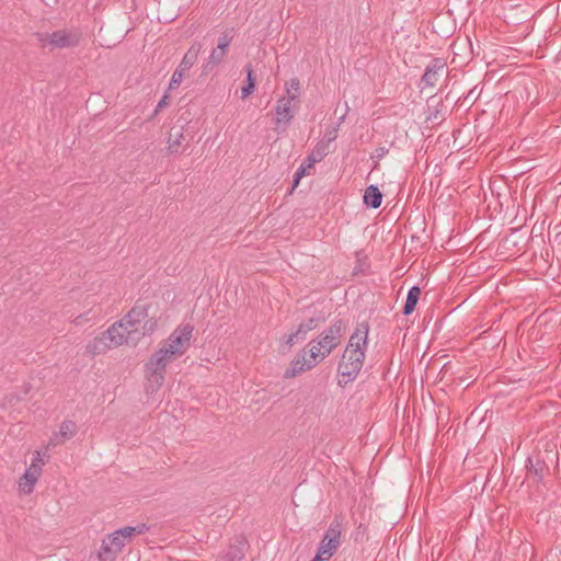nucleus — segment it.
I'll return each mask as SVG.
<instances>
[{
  "instance_id": "f8f14e48",
  "label": "nucleus",
  "mask_w": 561,
  "mask_h": 561,
  "mask_svg": "<svg viewBox=\"0 0 561 561\" xmlns=\"http://www.w3.org/2000/svg\"><path fill=\"white\" fill-rule=\"evenodd\" d=\"M324 148L322 145H316L312 151L308 154L306 160L296 170L293 179L291 190H295L300 180L306 175L307 170L313 168L314 163L320 162L325 157Z\"/></svg>"
},
{
  "instance_id": "423d86ee",
  "label": "nucleus",
  "mask_w": 561,
  "mask_h": 561,
  "mask_svg": "<svg viewBox=\"0 0 561 561\" xmlns=\"http://www.w3.org/2000/svg\"><path fill=\"white\" fill-rule=\"evenodd\" d=\"M297 101V94L282 96L277 100L275 106V129L278 133L287 130L294 118V112L291 111L293 102Z\"/></svg>"
},
{
  "instance_id": "c85d7f7f",
  "label": "nucleus",
  "mask_w": 561,
  "mask_h": 561,
  "mask_svg": "<svg viewBox=\"0 0 561 561\" xmlns=\"http://www.w3.org/2000/svg\"><path fill=\"white\" fill-rule=\"evenodd\" d=\"M337 127H339V125L335 127H332L331 129H328L324 134V137L317 144V145L323 146L325 154L329 153L330 142L335 140L337 137Z\"/></svg>"
},
{
  "instance_id": "dca6fc26",
  "label": "nucleus",
  "mask_w": 561,
  "mask_h": 561,
  "mask_svg": "<svg viewBox=\"0 0 561 561\" xmlns=\"http://www.w3.org/2000/svg\"><path fill=\"white\" fill-rule=\"evenodd\" d=\"M201 49L202 45L198 42H193L176 69L186 73L196 62Z\"/></svg>"
},
{
  "instance_id": "f257e3e1",
  "label": "nucleus",
  "mask_w": 561,
  "mask_h": 561,
  "mask_svg": "<svg viewBox=\"0 0 561 561\" xmlns=\"http://www.w3.org/2000/svg\"><path fill=\"white\" fill-rule=\"evenodd\" d=\"M369 332L368 322L357 324L339 362V385L344 387L355 380L363 368Z\"/></svg>"
},
{
  "instance_id": "2f4dec72",
  "label": "nucleus",
  "mask_w": 561,
  "mask_h": 561,
  "mask_svg": "<svg viewBox=\"0 0 561 561\" xmlns=\"http://www.w3.org/2000/svg\"><path fill=\"white\" fill-rule=\"evenodd\" d=\"M184 76H185L184 72L180 71L179 69H175L172 75V78L170 80L169 89L170 90L176 89L183 81Z\"/></svg>"
},
{
  "instance_id": "2eb2a0df",
  "label": "nucleus",
  "mask_w": 561,
  "mask_h": 561,
  "mask_svg": "<svg viewBox=\"0 0 561 561\" xmlns=\"http://www.w3.org/2000/svg\"><path fill=\"white\" fill-rule=\"evenodd\" d=\"M105 339L112 343V345L119 346L127 342V339L131 333H127L125 324L122 320L114 322L106 331L103 332Z\"/></svg>"
},
{
  "instance_id": "0eeeda50",
  "label": "nucleus",
  "mask_w": 561,
  "mask_h": 561,
  "mask_svg": "<svg viewBox=\"0 0 561 561\" xmlns=\"http://www.w3.org/2000/svg\"><path fill=\"white\" fill-rule=\"evenodd\" d=\"M320 362L310 351L307 353L304 350L291 360L290 366L284 373V377L286 379L294 378L304 371L312 369Z\"/></svg>"
},
{
  "instance_id": "aec40b11",
  "label": "nucleus",
  "mask_w": 561,
  "mask_h": 561,
  "mask_svg": "<svg viewBox=\"0 0 561 561\" xmlns=\"http://www.w3.org/2000/svg\"><path fill=\"white\" fill-rule=\"evenodd\" d=\"M78 431V426L73 421L66 420L64 421L60 426L59 431L54 434V439L59 443H64L67 439L72 438Z\"/></svg>"
},
{
  "instance_id": "9d476101",
  "label": "nucleus",
  "mask_w": 561,
  "mask_h": 561,
  "mask_svg": "<svg viewBox=\"0 0 561 561\" xmlns=\"http://www.w3.org/2000/svg\"><path fill=\"white\" fill-rule=\"evenodd\" d=\"M39 462H42L41 455L39 451H36L31 466L26 469L19 482L20 490L25 494H31L33 492L34 485L42 473V466Z\"/></svg>"
},
{
  "instance_id": "e433bc0d",
  "label": "nucleus",
  "mask_w": 561,
  "mask_h": 561,
  "mask_svg": "<svg viewBox=\"0 0 561 561\" xmlns=\"http://www.w3.org/2000/svg\"><path fill=\"white\" fill-rule=\"evenodd\" d=\"M311 561H323V560H317V556Z\"/></svg>"
},
{
  "instance_id": "9b49d317",
  "label": "nucleus",
  "mask_w": 561,
  "mask_h": 561,
  "mask_svg": "<svg viewBox=\"0 0 561 561\" xmlns=\"http://www.w3.org/2000/svg\"><path fill=\"white\" fill-rule=\"evenodd\" d=\"M147 305L136 304L121 320L125 324L127 333H140L139 325L148 318Z\"/></svg>"
},
{
  "instance_id": "1a4fd4ad",
  "label": "nucleus",
  "mask_w": 561,
  "mask_h": 561,
  "mask_svg": "<svg viewBox=\"0 0 561 561\" xmlns=\"http://www.w3.org/2000/svg\"><path fill=\"white\" fill-rule=\"evenodd\" d=\"M125 546V540L117 535V530H115L102 540L99 559L103 561H106L107 559L113 560L122 552Z\"/></svg>"
},
{
  "instance_id": "20e7f679",
  "label": "nucleus",
  "mask_w": 561,
  "mask_h": 561,
  "mask_svg": "<svg viewBox=\"0 0 561 561\" xmlns=\"http://www.w3.org/2000/svg\"><path fill=\"white\" fill-rule=\"evenodd\" d=\"M193 330L194 327L190 323L179 325L162 346L175 358L182 356L190 346Z\"/></svg>"
},
{
  "instance_id": "4468645a",
  "label": "nucleus",
  "mask_w": 561,
  "mask_h": 561,
  "mask_svg": "<svg viewBox=\"0 0 561 561\" xmlns=\"http://www.w3.org/2000/svg\"><path fill=\"white\" fill-rule=\"evenodd\" d=\"M446 62L440 58H434L426 67L421 80L420 88L434 87L439 79L440 73L445 70Z\"/></svg>"
},
{
  "instance_id": "473e14b6",
  "label": "nucleus",
  "mask_w": 561,
  "mask_h": 561,
  "mask_svg": "<svg viewBox=\"0 0 561 561\" xmlns=\"http://www.w3.org/2000/svg\"><path fill=\"white\" fill-rule=\"evenodd\" d=\"M156 327H157V321L153 318H151L149 320L146 319L144 322V325H142L141 334L145 335V334L152 333L156 330Z\"/></svg>"
},
{
  "instance_id": "5701e85b",
  "label": "nucleus",
  "mask_w": 561,
  "mask_h": 561,
  "mask_svg": "<svg viewBox=\"0 0 561 561\" xmlns=\"http://www.w3.org/2000/svg\"><path fill=\"white\" fill-rule=\"evenodd\" d=\"M340 546V543L332 540H328L327 538L323 537L316 553L317 560H329L339 549Z\"/></svg>"
},
{
  "instance_id": "c9c22d12",
  "label": "nucleus",
  "mask_w": 561,
  "mask_h": 561,
  "mask_svg": "<svg viewBox=\"0 0 561 561\" xmlns=\"http://www.w3.org/2000/svg\"><path fill=\"white\" fill-rule=\"evenodd\" d=\"M168 95L164 94L163 98L159 101V103L156 106L154 114L161 111L167 104H168Z\"/></svg>"
},
{
  "instance_id": "a211bd4d",
  "label": "nucleus",
  "mask_w": 561,
  "mask_h": 561,
  "mask_svg": "<svg viewBox=\"0 0 561 561\" xmlns=\"http://www.w3.org/2000/svg\"><path fill=\"white\" fill-rule=\"evenodd\" d=\"M526 469L528 477H533L537 482H541L549 470L546 462L539 458H536L535 461L528 458Z\"/></svg>"
},
{
  "instance_id": "f3484780",
  "label": "nucleus",
  "mask_w": 561,
  "mask_h": 561,
  "mask_svg": "<svg viewBox=\"0 0 561 561\" xmlns=\"http://www.w3.org/2000/svg\"><path fill=\"white\" fill-rule=\"evenodd\" d=\"M245 545L247 541L244 537H236L233 542L229 545L228 551L225 557L229 561H241L245 556Z\"/></svg>"
},
{
  "instance_id": "c756f323",
  "label": "nucleus",
  "mask_w": 561,
  "mask_h": 561,
  "mask_svg": "<svg viewBox=\"0 0 561 561\" xmlns=\"http://www.w3.org/2000/svg\"><path fill=\"white\" fill-rule=\"evenodd\" d=\"M227 51H225L221 47L217 48L215 47L208 57V62L206 66H218L226 57Z\"/></svg>"
},
{
  "instance_id": "bb28decb",
  "label": "nucleus",
  "mask_w": 561,
  "mask_h": 561,
  "mask_svg": "<svg viewBox=\"0 0 561 561\" xmlns=\"http://www.w3.org/2000/svg\"><path fill=\"white\" fill-rule=\"evenodd\" d=\"M445 118V106L443 101L435 105H428L426 119L431 122L443 121Z\"/></svg>"
},
{
  "instance_id": "a878e982",
  "label": "nucleus",
  "mask_w": 561,
  "mask_h": 561,
  "mask_svg": "<svg viewBox=\"0 0 561 561\" xmlns=\"http://www.w3.org/2000/svg\"><path fill=\"white\" fill-rule=\"evenodd\" d=\"M420 295H421V288L419 286H412L409 289L407 299H405V302H404V306L402 309V313L404 316H409L415 310V307L420 299Z\"/></svg>"
},
{
  "instance_id": "39448f33",
  "label": "nucleus",
  "mask_w": 561,
  "mask_h": 561,
  "mask_svg": "<svg viewBox=\"0 0 561 561\" xmlns=\"http://www.w3.org/2000/svg\"><path fill=\"white\" fill-rule=\"evenodd\" d=\"M175 357L172 354H169V350L161 346L157 352H154L149 360L146 363V368L150 371L154 382L161 386L164 381V371L167 365L173 360Z\"/></svg>"
},
{
  "instance_id": "412c9836",
  "label": "nucleus",
  "mask_w": 561,
  "mask_h": 561,
  "mask_svg": "<svg viewBox=\"0 0 561 561\" xmlns=\"http://www.w3.org/2000/svg\"><path fill=\"white\" fill-rule=\"evenodd\" d=\"M363 202L367 207L378 208L382 202V193L376 185H369L364 193Z\"/></svg>"
},
{
  "instance_id": "b1692460",
  "label": "nucleus",
  "mask_w": 561,
  "mask_h": 561,
  "mask_svg": "<svg viewBox=\"0 0 561 561\" xmlns=\"http://www.w3.org/2000/svg\"><path fill=\"white\" fill-rule=\"evenodd\" d=\"M342 526V517L339 515L334 516L328 529L325 530L323 537L327 538L328 540H332L341 545Z\"/></svg>"
},
{
  "instance_id": "7c9ffc66",
  "label": "nucleus",
  "mask_w": 561,
  "mask_h": 561,
  "mask_svg": "<svg viewBox=\"0 0 561 561\" xmlns=\"http://www.w3.org/2000/svg\"><path fill=\"white\" fill-rule=\"evenodd\" d=\"M286 92L287 95L297 94V99L299 98L300 82L297 78H293L286 83Z\"/></svg>"
},
{
  "instance_id": "4be33fe9",
  "label": "nucleus",
  "mask_w": 561,
  "mask_h": 561,
  "mask_svg": "<svg viewBox=\"0 0 561 561\" xmlns=\"http://www.w3.org/2000/svg\"><path fill=\"white\" fill-rule=\"evenodd\" d=\"M244 71L247 73L245 84L241 88V99L249 98L255 90L256 85V75L251 64H247L244 66Z\"/></svg>"
},
{
  "instance_id": "ddd939ff",
  "label": "nucleus",
  "mask_w": 561,
  "mask_h": 561,
  "mask_svg": "<svg viewBox=\"0 0 561 561\" xmlns=\"http://www.w3.org/2000/svg\"><path fill=\"white\" fill-rule=\"evenodd\" d=\"M324 320L325 318L321 313L310 317L308 320L301 322L295 332L285 335L284 343L290 347L295 341L305 340L307 333L314 330L320 323L324 322Z\"/></svg>"
},
{
  "instance_id": "cd10ccee",
  "label": "nucleus",
  "mask_w": 561,
  "mask_h": 561,
  "mask_svg": "<svg viewBox=\"0 0 561 561\" xmlns=\"http://www.w3.org/2000/svg\"><path fill=\"white\" fill-rule=\"evenodd\" d=\"M234 28L225 30L220 36L218 37L217 48H222L225 51H228V48L233 39Z\"/></svg>"
},
{
  "instance_id": "f03ea898",
  "label": "nucleus",
  "mask_w": 561,
  "mask_h": 561,
  "mask_svg": "<svg viewBox=\"0 0 561 561\" xmlns=\"http://www.w3.org/2000/svg\"><path fill=\"white\" fill-rule=\"evenodd\" d=\"M347 328V320L342 318L334 319L330 327L309 343V351L322 362L336 346L340 345Z\"/></svg>"
},
{
  "instance_id": "6ab92c4d",
  "label": "nucleus",
  "mask_w": 561,
  "mask_h": 561,
  "mask_svg": "<svg viewBox=\"0 0 561 561\" xmlns=\"http://www.w3.org/2000/svg\"><path fill=\"white\" fill-rule=\"evenodd\" d=\"M149 529H150V525H148L146 523H139L135 526H126V527L117 529V535H119L125 540V542L127 545L128 542L131 541V539L135 536L144 535L147 531H149Z\"/></svg>"
},
{
  "instance_id": "f704fd0d",
  "label": "nucleus",
  "mask_w": 561,
  "mask_h": 561,
  "mask_svg": "<svg viewBox=\"0 0 561 561\" xmlns=\"http://www.w3.org/2000/svg\"><path fill=\"white\" fill-rule=\"evenodd\" d=\"M389 152L388 148L386 147H377L374 151V154L371 158H375L377 160L382 159L387 153Z\"/></svg>"
},
{
  "instance_id": "6e6552de",
  "label": "nucleus",
  "mask_w": 561,
  "mask_h": 561,
  "mask_svg": "<svg viewBox=\"0 0 561 561\" xmlns=\"http://www.w3.org/2000/svg\"><path fill=\"white\" fill-rule=\"evenodd\" d=\"M193 136L185 133L183 125H175L171 127L168 137L167 151L169 154L183 153L190 147V141Z\"/></svg>"
},
{
  "instance_id": "72a5a7b5",
  "label": "nucleus",
  "mask_w": 561,
  "mask_h": 561,
  "mask_svg": "<svg viewBox=\"0 0 561 561\" xmlns=\"http://www.w3.org/2000/svg\"><path fill=\"white\" fill-rule=\"evenodd\" d=\"M366 531H367V527L364 526L363 524H359L354 534V540L360 541L363 539V537L366 535Z\"/></svg>"
},
{
  "instance_id": "7ed1b4c3",
  "label": "nucleus",
  "mask_w": 561,
  "mask_h": 561,
  "mask_svg": "<svg viewBox=\"0 0 561 561\" xmlns=\"http://www.w3.org/2000/svg\"><path fill=\"white\" fill-rule=\"evenodd\" d=\"M38 42L43 46L49 45L51 48H75L80 45L83 34L79 28H64L53 33H35Z\"/></svg>"
},
{
  "instance_id": "393cba45",
  "label": "nucleus",
  "mask_w": 561,
  "mask_h": 561,
  "mask_svg": "<svg viewBox=\"0 0 561 561\" xmlns=\"http://www.w3.org/2000/svg\"><path fill=\"white\" fill-rule=\"evenodd\" d=\"M112 347L115 346L112 345V343L105 339L104 333H102L100 336L94 337V340L88 344L87 350L92 355H98L105 353Z\"/></svg>"
}]
</instances>
